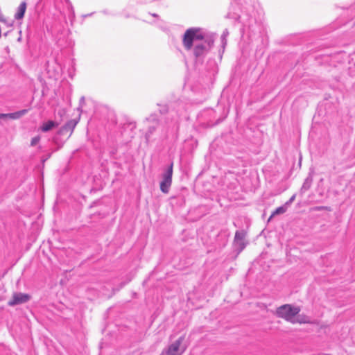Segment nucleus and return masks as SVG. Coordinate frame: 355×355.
Wrapping results in <instances>:
<instances>
[{
	"label": "nucleus",
	"instance_id": "1",
	"mask_svg": "<svg viewBox=\"0 0 355 355\" xmlns=\"http://www.w3.org/2000/svg\"><path fill=\"white\" fill-rule=\"evenodd\" d=\"M182 42L187 50H190L195 43L193 52L196 57L202 55L205 51V35L199 28L187 29L184 34Z\"/></svg>",
	"mask_w": 355,
	"mask_h": 355
},
{
	"label": "nucleus",
	"instance_id": "2",
	"mask_svg": "<svg viewBox=\"0 0 355 355\" xmlns=\"http://www.w3.org/2000/svg\"><path fill=\"white\" fill-rule=\"evenodd\" d=\"M300 311L297 306H293L291 304H284L276 310V315L287 321H291Z\"/></svg>",
	"mask_w": 355,
	"mask_h": 355
},
{
	"label": "nucleus",
	"instance_id": "3",
	"mask_svg": "<svg viewBox=\"0 0 355 355\" xmlns=\"http://www.w3.org/2000/svg\"><path fill=\"white\" fill-rule=\"evenodd\" d=\"M173 164L168 166L162 174V180L160 182V190L164 193L169 192L172 184Z\"/></svg>",
	"mask_w": 355,
	"mask_h": 355
},
{
	"label": "nucleus",
	"instance_id": "4",
	"mask_svg": "<svg viewBox=\"0 0 355 355\" xmlns=\"http://www.w3.org/2000/svg\"><path fill=\"white\" fill-rule=\"evenodd\" d=\"M184 340V336H180L178 340H176L174 343H173L171 345L168 346V349L166 350L167 355H180L182 354L186 347H181L182 343Z\"/></svg>",
	"mask_w": 355,
	"mask_h": 355
},
{
	"label": "nucleus",
	"instance_id": "5",
	"mask_svg": "<svg viewBox=\"0 0 355 355\" xmlns=\"http://www.w3.org/2000/svg\"><path fill=\"white\" fill-rule=\"evenodd\" d=\"M80 114L78 115V116L76 119H71V120H69V121H67L58 131V134L63 136V135H66L68 134L67 135V138H69L75 127L76 126V125L78 124L79 120H80Z\"/></svg>",
	"mask_w": 355,
	"mask_h": 355
},
{
	"label": "nucleus",
	"instance_id": "6",
	"mask_svg": "<svg viewBox=\"0 0 355 355\" xmlns=\"http://www.w3.org/2000/svg\"><path fill=\"white\" fill-rule=\"evenodd\" d=\"M31 297L28 294L17 293L13 295L12 300L8 302V305L15 306L28 302Z\"/></svg>",
	"mask_w": 355,
	"mask_h": 355
},
{
	"label": "nucleus",
	"instance_id": "7",
	"mask_svg": "<svg viewBox=\"0 0 355 355\" xmlns=\"http://www.w3.org/2000/svg\"><path fill=\"white\" fill-rule=\"evenodd\" d=\"M245 232L244 230H237L235 233L234 243L239 248V252H241L245 247L244 239L245 237Z\"/></svg>",
	"mask_w": 355,
	"mask_h": 355
},
{
	"label": "nucleus",
	"instance_id": "8",
	"mask_svg": "<svg viewBox=\"0 0 355 355\" xmlns=\"http://www.w3.org/2000/svg\"><path fill=\"white\" fill-rule=\"evenodd\" d=\"M313 183V175L309 173L304 181V183L301 187L300 193L303 194L306 193L311 187Z\"/></svg>",
	"mask_w": 355,
	"mask_h": 355
},
{
	"label": "nucleus",
	"instance_id": "9",
	"mask_svg": "<svg viewBox=\"0 0 355 355\" xmlns=\"http://www.w3.org/2000/svg\"><path fill=\"white\" fill-rule=\"evenodd\" d=\"M25 112H9V113H0V119H17L23 116Z\"/></svg>",
	"mask_w": 355,
	"mask_h": 355
},
{
	"label": "nucleus",
	"instance_id": "10",
	"mask_svg": "<svg viewBox=\"0 0 355 355\" xmlns=\"http://www.w3.org/2000/svg\"><path fill=\"white\" fill-rule=\"evenodd\" d=\"M58 123L57 122L50 120L46 122H44L40 129L42 132H46L58 126Z\"/></svg>",
	"mask_w": 355,
	"mask_h": 355
},
{
	"label": "nucleus",
	"instance_id": "11",
	"mask_svg": "<svg viewBox=\"0 0 355 355\" xmlns=\"http://www.w3.org/2000/svg\"><path fill=\"white\" fill-rule=\"evenodd\" d=\"M26 10V3L21 2L18 7L17 12H16L15 17L17 19H21L24 17Z\"/></svg>",
	"mask_w": 355,
	"mask_h": 355
},
{
	"label": "nucleus",
	"instance_id": "12",
	"mask_svg": "<svg viewBox=\"0 0 355 355\" xmlns=\"http://www.w3.org/2000/svg\"><path fill=\"white\" fill-rule=\"evenodd\" d=\"M329 183V180H325L324 178L320 179L319 187L322 188L323 192L327 191L328 193L329 191L330 187Z\"/></svg>",
	"mask_w": 355,
	"mask_h": 355
},
{
	"label": "nucleus",
	"instance_id": "13",
	"mask_svg": "<svg viewBox=\"0 0 355 355\" xmlns=\"http://www.w3.org/2000/svg\"><path fill=\"white\" fill-rule=\"evenodd\" d=\"M286 209L287 207H286V205H283V206H281V207H277L272 214V215L270 216V217L269 218V220H270V218L272 217H273L275 215H278V214H282L284 213H285L286 211Z\"/></svg>",
	"mask_w": 355,
	"mask_h": 355
},
{
	"label": "nucleus",
	"instance_id": "14",
	"mask_svg": "<svg viewBox=\"0 0 355 355\" xmlns=\"http://www.w3.org/2000/svg\"><path fill=\"white\" fill-rule=\"evenodd\" d=\"M40 140V136H37V137H33L31 139V146H34L37 145L39 143Z\"/></svg>",
	"mask_w": 355,
	"mask_h": 355
},
{
	"label": "nucleus",
	"instance_id": "15",
	"mask_svg": "<svg viewBox=\"0 0 355 355\" xmlns=\"http://www.w3.org/2000/svg\"><path fill=\"white\" fill-rule=\"evenodd\" d=\"M295 199V194L293 195L290 199L285 203L286 207L291 205Z\"/></svg>",
	"mask_w": 355,
	"mask_h": 355
},
{
	"label": "nucleus",
	"instance_id": "16",
	"mask_svg": "<svg viewBox=\"0 0 355 355\" xmlns=\"http://www.w3.org/2000/svg\"><path fill=\"white\" fill-rule=\"evenodd\" d=\"M327 209V207H323V206L315 207V210H318V211L322 210V209Z\"/></svg>",
	"mask_w": 355,
	"mask_h": 355
},
{
	"label": "nucleus",
	"instance_id": "17",
	"mask_svg": "<svg viewBox=\"0 0 355 355\" xmlns=\"http://www.w3.org/2000/svg\"><path fill=\"white\" fill-rule=\"evenodd\" d=\"M348 332H349V330H348V329L347 328V329H346V333H347V334H348Z\"/></svg>",
	"mask_w": 355,
	"mask_h": 355
}]
</instances>
